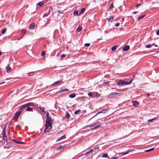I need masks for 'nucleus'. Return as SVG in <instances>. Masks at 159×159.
<instances>
[{
    "mask_svg": "<svg viewBox=\"0 0 159 159\" xmlns=\"http://www.w3.org/2000/svg\"><path fill=\"white\" fill-rule=\"evenodd\" d=\"M65 56H66V55L65 54H62V55H61V58H63V57H65Z\"/></svg>",
    "mask_w": 159,
    "mask_h": 159,
    "instance_id": "nucleus-45",
    "label": "nucleus"
},
{
    "mask_svg": "<svg viewBox=\"0 0 159 159\" xmlns=\"http://www.w3.org/2000/svg\"><path fill=\"white\" fill-rule=\"evenodd\" d=\"M3 136V139L7 143V137L6 135H2Z\"/></svg>",
    "mask_w": 159,
    "mask_h": 159,
    "instance_id": "nucleus-22",
    "label": "nucleus"
},
{
    "mask_svg": "<svg viewBox=\"0 0 159 159\" xmlns=\"http://www.w3.org/2000/svg\"><path fill=\"white\" fill-rule=\"evenodd\" d=\"M108 84V82H105V85H107Z\"/></svg>",
    "mask_w": 159,
    "mask_h": 159,
    "instance_id": "nucleus-52",
    "label": "nucleus"
},
{
    "mask_svg": "<svg viewBox=\"0 0 159 159\" xmlns=\"http://www.w3.org/2000/svg\"><path fill=\"white\" fill-rule=\"evenodd\" d=\"M63 147V146H61L57 148V149L59 150L60 149L62 148Z\"/></svg>",
    "mask_w": 159,
    "mask_h": 159,
    "instance_id": "nucleus-40",
    "label": "nucleus"
},
{
    "mask_svg": "<svg viewBox=\"0 0 159 159\" xmlns=\"http://www.w3.org/2000/svg\"><path fill=\"white\" fill-rule=\"evenodd\" d=\"M50 13V10H49V11H48V12H46V13H45L43 14V17H45L47 16Z\"/></svg>",
    "mask_w": 159,
    "mask_h": 159,
    "instance_id": "nucleus-17",
    "label": "nucleus"
},
{
    "mask_svg": "<svg viewBox=\"0 0 159 159\" xmlns=\"http://www.w3.org/2000/svg\"><path fill=\"white\" fill-rule=\"evenodd\" d=\"M114 20V17L113 16H110L108 18V21L109 22H111L113 21Z\"/></svg>",
    "mask_w": 159,
    "mask_h": 159,
    "instance_id": "nucleus-13",
    "label": "nucleus"
},
{
    "mask_svg": "<svg viewBox=\"0 0 159 159\" xmlns=\"http://www.w3.org/2000/svg\"><path fill=\"white\" fill-rule=\"evenodd\" d=\"M154 148H152L150 149V151L153 150L154 149Z\"/></svg>",
    "mask_w": 159,
    "mask_h": 159,
    "instance_id": "nucleus-53",
    "label": "nucleus"
},
{
    "mask_svg": "<svg viewBox=\"0 0 159 159\" xmlns=\"http://www.w3.org/2000/svg\"><path fill=\"white\" fill-rule=\"evenodd\" d=\"M61 80H59V81H57L54 82V83H53L52 84L53 85H56L58 84L61 83Z\"/></svg>",
    "mask_w": 159,
    "mask_h": 159,
    "instance_id": "nucleus-21",
    "label": "nucleus"
},
{
    "mask_svg": "<svg viewBox=\"0 0 159 159\" xmlns=\"http://www.w3.org/2000/svg\"><path fill=\"white\" fill-rule=\"evenodd\" d=\"M35 24L34 23H32L30 24L29 26L31 30H33L34 28Z\"/></svg>",
    "mask_w": 159,
    "mask_h": 159,
    "instance_id": "nucleus-12",
    "label": "nucleus"
},
{
    "mask_svg": "<svg viewBox=\"0 0 159 159\" xmlns=\"http://www.w3.org/2000/svg\"><path fill=\"white\" fill-rule=\"evenodd\" d=\"M157 35H159V30L157 31Z\"/></svg>",
    "mask_w": 159,
    "mask_h": 159,
    "instance_id": "nucleus-49",
    "label": "nucleus"
},
{
    "mask_svg": "<svg viewBox=\"0 0 159 159\" xmlns=\"http://www.w3.org/2000/svg\"><path fill=\"white\" fill-rule=\"evenodd\" d=\"M6 30V28H4L3 29H2V34H4L5 33Z\"/></svg>",
    "mask_w": 159,
    "mask_h": 159,
    "instance_id": "nucleus-34",
    "label": "nucleus"
},
{
    "mask_svg": "<svg viewBox=\"0 0 159 159\" xmlns=\"http://www.w3.org/2000/svg\"><path fill=\"white\" fill-rule=\"evenodd\" d=\"M132 82V80H131L129 81L128 82H125L124 81H123L122 80H120L117 83V85L118 86H122L123 85H128L130 84Z\"/></svg>",
    "mask_w": 159,
    "mask_h": 159,
    "instance_id": "nucleus-1",
    "label": "nucleus"
},
{
    "mask_svg": "<svg viewBox=\"0 0 159 159\" xmlns=\"http://www.w3.org/2000/svg\"><path fill=\"white\" fill-rule=\"evenodd\" d=\"M33 109L31 107H27L26 108V110L27 111H33Z\"/></svg>",
    "mask_w": 159,
    "mask_h": 159,
    "instance_id": "nucleus-18",
    "label": "nucleus"
},
{
    "mask_svg": "<svg viewBox=\"0 0 159 159\" xmlns=\"http://www.w3.org/2000/svg\"><path fill=\"white\" fill-rule=\"evenodd\" d=\"M65 138H66L65 135H64L62 136L61 137L59 138L56 141H57V142H58V141H60L62 139H64Z\"/></svg>",
    "mask_w": 159,
    "mask_h": 159,
    "instance_id": "nucleus-11",
    "label": "nucleus"
},
{
    "mask_svg": "<svg viewBox=\"0 0 159 159\" xmlns=\"http://www.w3.org/2000/svg\"><path fill=\"white\" fill-rule=\"evenodd\" d=\"M26 104L27 105V107H29V106L34 105V104L32 102L27 103H26Z\"/></svg>",
    "mask_w": 159,
    "mask_h": 159,
    "instance_id": "nucleus-23",
    "label": "nucleus"
},
{
    "mask_svg": "<svg viewBox=\"0 0 159 159\" xmlns=\"http://www.w3.org/2000/svg\"><path fill=\"white\" fill-rule=\"evenodd\" d=\"M57 12H59V13H60V12H61V13H62V12H61V11H57Z\"/></svg>",
    "mask_w": 159,
    "mask_h": 159,
    "instance_id": "nucleus-55",
    "label": "nucleus"
},
{
    "mask_svg": "<svg viewBox=\"0 0 159 159\" xmlns=\"http://www.w3.org/2000/svg\"><path fill=\"white\" fill-rule=\"evenodd\" d=\"M5 83V82H2V83H0V84H3V83Z\"/></svg>",
    "mask_w": 159,
    "mask_h": 159,
    "instance_id": "nucleus-57",
    "label": "nucleus"
},
{
    "mask_svg": "<svg viewBox=\"0 0 159 159\" xmlns=\"http://www.w3.org/2000/svg\"><path fill=\"white\" fill-rule=\"evenodd\" d=\"M145 16L144 15H143V16H139L138 18V20H140L142 18H143V17H144V16Z\"/></svg>",
    "mask_w": 159,
    "mask_h": 159,
    "instance_id": "nucleus-36",
    "label": "nucleus"
},
{
    "mask_svg": "<svg viewBox=\"0 0 159 159\" xmlns=\"http://www.w3.org/2000/svg\"><path fill=\"white\" fill-rule=\"evenodd\" d=\"M68 91V90L67 89H63L61 91H59L58 92L59 93H61V92H64L65 91Z\"/></svg>",
    "mask_w": 159,
    "mask_h": 159,
    "instance_id": "nucleus-32",
    "label": "nucleus"
},
{
    "mask_svg": "<svg viewBox=\"0 0 159 159\" xmlns=\"http://www.w3.org/2000/svg\"><path fill=\"white\" fill-rule=\"evenodd\" d=\"M88 94L89 96L91 97V98H93V93L92 92L88 93Z\"/></svg>",
    "mask_w": 159,
    "mask_h": 159,
    "instance_id": "nucleus-20",
    "label": "nucleus"
},
{
    "mask_svg": "<svg viewBox=\"0 0 159 159\" xmlns=\"http://www.w3.org/2000/svg\"><path fill=\"white\" fill-rule=\"evenodd\" d=\"M24 34H25V33H24L23 34V35H22L21 37V38H22V36H24Z\"/></svg>",
    "mask_w": 159,
    "mask_h": 159,
    "instance_id": "nucleus-58",
    "label": "nucleus"
},
{
    "mask_svg": "<svg viewBox=\"0 0 159 159\" xmlns=\"http://www.w3.org/2000/svg\"><path fill=\"white\" fill-rule=\"evenodd\" d=\"M45 53L44 51H43L41 53V55L42 56H43L45 55Z\"/></svg>",
    "mask_w": 159,
    "mask_h": 159,
    "instance_id": "nucleus-41",
    "label": "nucleus"
},
{
    "mask_svg": "<svg viewBox=\"0 0 159 159\" xmlns=\"http://www.w3.org/2000/svg\"><path fill=\"white\" fill-rule=\"evenodd\" d=\"M32 73H31V72L29 73L28 74V75L31 76V75H32Z\"/></svg>",
    "mask_w": 159,
    "mask_h": 159,
    "instance_id": "nucleus-50",
    "label": "nucleus"
},
{
    "mask_svg": "<svg viewBox=\"0 0 159 159\" xmlns=\"http://www.w3.org/2000/svg\"><path fill=\"white\" fill-rule=\"evenodd\" d=\"M102 157L105 158L109 157L107 154L106 153L103 154L102 155Z\"/></svg>",
    "mask_w": 159,
    "mask_h": 159,
    "instance_id": "nucleus-24",
    "label": "nucleus"
},
{
    "mask_svg": "<svg viewBox=\"0 0 159 159\" xmlns=\"http://www.w3.org/2000/svg\"><path fill=\"white\" fill-rule=\"evenodd\" d=\"M20 114L21 112L20 111H17L15 113L14 117L16 118H18L19 117L20 115Z\"/></svg>",
    "mask_w": 159,
    "mask_h": 159,
    "instance_id": "nucleus-6",
    "label": "nucleus"
},
{
    "mask_svg": "<svg viewBox=\"0 0 159 159\" xmlns=\"http://www.w3.org/2000/svg\"><path fill=\"white\" fill-rule=\"evenodd\" d=\"M150 94L149 93H148L147 94V96L148 97V96H150Z\"/></svg>",
    "mask_w": 159,
    "mask_h": 159,
    "instance_id": "nucleus-54",
    "label": "nucleus"
},
{
    "mask_svg": "<svg viewBox=\"0 0 159 159\" xmlns=\"http://www.w3.org/2000/svg\"><path fill=\"white\" fill-rule=\"evenodd\" d=\"M73 14L75 16H77L78 14V11L77 10H75L74 11Z\"/></svg>",
    "mask_w": 159,
    "mask_h": 159,
    "instance_id": "nucleus-28",
    "label": "nucleus"
},
{
    "mask_svg": "<svg viewBox=\"0 0 159 159\" xmlns=\"http://www.w3.org/2000/svg\"><path fill=\"white\" fill-rule=\"evenodd\" d=\"M133 13H134V14H136V13H137V11H134Z\"/></svg>",
    "mask_w": 159,
    "mask_h": 159,
    "instance_id": "nucleus-56",
    "label": "nucleus"
},
{
    "mask_svg": "<svg viewBox=\"0 0 159 159\" xmlns=\"http://www.w3.org/2000/svg\"><path fill=\"white\" fill-rule=\"evenodd\" d=\"M44 4V1H42L39 2L38 3L37 5L39 6L40 7H42Z\"/></svg>",
    "mask_w": 159,
    "mask_h": 159,
    "instance_id": "nucleus-9",
    "label": "nucleus"
},
{
    "mask_svg": "<svg viewBox=\"0 0 159 159\" xmlns=\"http://www.w3.org/2000/svg\"><path fill=\"white\" fill-rule=\"evenodd\" d=\"M82 30V27L81 26L78 27L76 29L77 31L78 32Z\"/></svg>",
    "mask_w": 159,
    "mask_h": 159,
    "instance_id": "nucleus-25",
    "label": "nucleus"
},
{
    "mask_svg": "<svg viewBox=\"0 0 159 159\" xmlns=\"http://www.w3.org/2000/svg\"><path fill=\"white\" fill-rule=\"evenodd\" d=\"M10 144H11V143H9V145Z\"/></svg>",
    "mask_w": 159,
    "mask_h": 159,
    "instance_id": "nucleus-61",
    "label": "nucleus"
},
{
    "mask_svg": "<svg viewBox=\"0 0 159 159\" xmlns=\"http://www.w3.org/2000/svg\"><path fill=\"white\" fill-rule=\"evenodd\" d=\"M27 107L26 104L22 105L20 108V110H22L23 109L26 108Z\"/></svg>",
    "mask_w": 159,
    "mask_h": 159,
    "instance_id": "nucleus-16",
    "label": "nucleus"
},
{
    "mask_svg": "<svg viewBox=\"0 0 159 159\" xmlns=\"http://www.w3.org/2000/svg\"><path fill=\"white\" fill-rule=\"evenodd\" d=\"M119 25H120V23H117L116 24L115 26L116 27H117V26H119Z\"/></svg>",
    "mask_w": 159,
    "mask_h": 159,
    "instance_id": "nucleus-46",
    "label": "nucleus"
},
{
    "mask_svg": "<svg viewBox=\"0 0 159 159\" xmlns=\"http://www.w3.org/2000/svg\"><path fill=\"white\" fill-rule=\"evenodd\" d=\"M39 108L41 110V111L43 112H44V113H45L46 112L44 111L45 110V108L44 107H39Z\"/></svg>",
    "mask_w": 159,
    "mask_h": 159,
    "instance_id": "nucleus-19",
    "label": "nucleus"
},
{
    "mask_svg": "<svg viewBox=\"0 0 159 159\" xmlns=\"http://www.w3.org/2000/svg\"><path fill=\"white\" fill-rule=\"evenodd\" d=\"M19 143L23 144L24 143L23 142H19Z\"/></svg>",
    "mask_w": 159,
    "mask_h": 159,
    "instance_id": "nucleus-51",
    "label": "nucleus"
},
{
    "mask_svg": "<svg viewBox=\"0 0 159 159\" xmlns=\"http://www.w3.org/2000/svg\"><path fill=\"white\" fill-rule=\"evenodd\" d=\"M98 150V148H96L93 149V150H91L87 152L86 153V154L87 156H89L90 155H92L93 154V152H95L96 151H97Z\"/></svg>",
    "mask_w": 159,
    "mask_h": 159,
    "instance_id": "nucleus-3",
    "label": "nucleus"
},
{
    "mask_svg": "<svg viewBox=\"0 0 159 159\" xmlns=\"http://www.w3.org/2000/svg\"><path fill=\"white\" fill-rule=\"evenodd\" d=\"M5 147H4V148H5Z\"/></svg>",
    "mask_w": 159,
    "mask_h": 159,
    "instance_id": "nucleus-62",
    "label": "nucleus"
},
{
    "mask_svg": "<svg viewBox=\"0 0 159 159\" xmlns=\"http://www.w3.org/2000/svg\"><path fill=\"white\" fill-rule=\"evenodd\" d=\"M100 123L97 122L94 123L93 125H91L90 127H94V128H98L100 126V125L99 124Z\"/></svg>",
    "mask_w": 159,
    "mask_h": 159,
    "instance_id": "nucleus-5",
    "label": "nucleus"
},
{
    "mask_svg": "<svg viewBox=\"0 0 159 159\" xmlns=\"http://www.w3.org/2000/svg\"><path fill=\"white\" fill-rule=\"evenodd\" d=\"M76 95V94L75 93H73L70 94V98H74Z\"/></svg>",
    "mask_w": 159,
    "mask_h": 159,
    "instance_id": "nucleus-30",
    "label": "nucleus"
},
{
    "mask_svg": "<svg viewBox=\"0 0 159 159\" xmlns=\"http://www.w3.org/2000/svg\"><path fill=\"white\" fill-rule=\"evenodd\" d=\"M52 122V120L51 118H47L46 120V123L51 124Z\"/></svg>",
    "mask_w": 159,
    "mask_h": 159,
    "instance_id": "nucleus-4",
    "label": "nucleus"
},
{
    "mask_svg": "<svg viewBox=\"0 0 159 159\" xmlns=\"http://www.w3.org/2000/svg\"><path fill=\"white\" fill-rule=\"evenodd\" d=\"M2 55V53L1 52H0V56Z\"/></svg>",
    "mask_w": 159,
    "mask_h": 159,
    "instance_id": "nucleus-59",
    "label": "nucleus"
},
{
    "mask_svg": "<svg viewBox=\"0 0 159 159\" xmlns=\"http://www.w3.org/2000/svg\"><path fill=\"white\" fill-rule=\"evenodd\" d=\"M66 116L67 118H69V117L70 116V115L69 114V113L67 111L66 112Z\"/></svg>",
    "mask_w": 159,
    "mask_h": 159,
    "instance_id": "nucleus-35",
    "label": "nucleus"
},
{
    "mask_svg": "<svg viewBox=\"0 0 159 159\" xmlns=\"http://www.w3.org/2000/svg\"><path fill=\"white\" fill-rule=\"evenodd\" d=\"M141 4H139L136 5V6L137 7H138L139 6L141 5Z\"/></svg>",
    "mask_w": 159,
    "mask_h": 159,
    "instance_id": "nucleus-47",
    "label": "nucleus"
},
{
    "mask_svg": "<svg viewBox=\"0 0 159 159\" xmlns=\"http://www.w3.org/2000/svg\"><path fill=\"white\" fill-rule=\"evenodd\" d=\"M154 44V43H153L152 44H149L148 45H146L145 46V47L147 48H150L151 47V46Z\"/></svg>",
    "mask_w": 159,
    "mask_h": 159,
    "instance_id": "nucleus-31",
    "label": "nucleus"
},
{
    "mask_svg": "<svg viewBox=\"0 0 159 159\" xmlns=\"http://www.w3.org/2000/svg\"><path fill=\"white\" fill-rule=\"evenodd\" d=\"M5 128H6V126H5L4 128H3V132H2V135H6V134H5V133H6Z\"/></svg>",
    "mask_w": 159,
    "mask_h": 159,
    "instance_id": "nucleus-26",
    "label": "nucleus"
},
{
    "mask_svg": "<svg viewBox=\"0 0 159 159\" xmlns=\"http://www.w3.org/2000/svg\"><path fill=\"white\" fill-rule=\"evenodd\" d=\"M133 105L134 107H136L139 105V102L137 101H133Z\"/></svg>",
    "mask_w": 159,
    "mask_h": 159,
    "instance_id": "nucleus-10",
    "label": "nucleus"
},
{
    "mask_svg": "<svg viewBox=\"0 0 159 159\" xmlns=\"http://www.w3.org/2000/svg\"><path fill=\"white\" fill-rule=\"evenodd\" d=\"M85 9L84 8H83L81 9L80 12H79V15H80L83 14L84 12Z\"/></svg>",
    "mask_w": 159,
    "mask_h": 159,
    "instance_id": "nucleus-14",
    "label": "nucleus"
},
{
    "mask_svg": "<svg viewBox=\"0 0 159 159\" xmlns=\"http://www.w3.org/2000/svg\"><path fill=\"white\" fill-rule=\"evenodd\" d=\"M117 48V46H114L112 47L111 49L112 51L115 50Z\"/></svg>",
    "mask_w": 159,
    "mask_h": 159,
    "instance_id": "nucleus-29",
    "label": "nucleus"
},
{
    "mask_svg": "<svg viewBox=\"0 0 159 159\" xmlns=\"http://www.w3.org/2000/svg\"><path fill=\"white\" fill-rule=\"evenodd\" d=\"M156 119V118L155 117L149 120L148 121H149V122H152V120H153Z\"/></svg>",
    "mask_w": 159,
    "mask_h": 159,
    "instance_id": "nucleus-43",
    "label": "nucleus"
},
{
    "mask_svg": "<svg viewBox=\"0 0 159 159\" xmlns=\"http://www.w3.org/2000/svg\"><path fill=\"white\" fill-rule=\"evenodd\" d=\"M129 48V47L128 45H126L123 48V50L124 51H126L128 50Z\"/></svg>",
    "mask_w": 159,
    "mask_h": 159,
    "instance_id": "nucleus-7",
    "label": "nucleus"
},
{
    "mask_svg": "<svg viewBox=\"0 0 159 159\" xmlns=\"http://www.w3.org/2000/svg\"><path fill=\"white\" fill-rule=\"evenodd\" d=\"M46 116L47 117V118H50V117H49V113L48 112H47V113H46Z\"/></svg>",
    "mask_w": 159,
    "mask_h": 159,
    "instance_id": "nucleus-44",
    "label": "nucleus"
},
{
    "mask_svg": "<svg viewBox=\"0 0 159 159\" xmlns=\"http://www.w3.org/2000/svg\"><path fill=\"white\" fill-rule=\"evenodd\" d=\"M100 95V94L98 93L97 92H95L94 93H93V98L99 97Z\"/></svg>",
    "mask_w": 159,
    "mask_h": 159,
    "instance_id": "nucleus-8",
    "label": "nucleus"
},
{
    "mask_svg": "<svg viewBox=\"0 0 159 159\" xmlns=\"http://www.w3.org/2000/svg\"><path fill=\"white\" fill-rule=\"evenodd\" d=\"M113 7H114V6L113 5V3H112L110 6L109 9H111Z\"/></svg>",
    "mask_w": 159,
    "mask_h": 159,
    "instance_id": "nucleus-38",
    "label": "nucleus"
},
{
    "mask_svg": "<svg viewBox=\"0 0 159 159\" xmlns=\"http://www.w3.org/2000/svg\"><path fill=\"white\" fill-rule=\"evenodd\" d=\"M144 151L145 152H148L150 151V149H148V150H145Z\"/></svg>",
    "mask_w": 159,
    "mask_h": 159,
    "instance_id": "nucleus-48",
    "label": "nucleus"
},
{
    "mask_svg": "<svg viewBox=\"0 0 159 159\" xmlns=\"http://www.w3.org/2000/svg\"><path fill=\"white\" fill-rule=\"evenodd\" d=\"M81 111V110H78L74 112V114H79L80 112Z\"/></svg>",
    "mask_w": 159,
    "mask_h": 159,
    "instance_id": "nucleus-33",
    "label": "nucleus"
},
{
    "mask_svg": "<svg viewBox=\"0 0 159 159\" xmlns=\"http://www.w3.org/2000/svg\"><path fill=\"white\" fill-rule=\"evenodd\" d=\"M13 141L15 143H19V142L17 140H16L13 139Z\"/></svg>",
    "mask_w": 159,
    "mask_h": 159,
    "instance_id": "nucleus-39",
    "label": "nucleus"
},
{
    "mask_svg": "<svg viewBox=\"0 0 159 159\" xmlns=\"http://www.w3.org/2000/svg\"><path fill=\"white\" fill-rule=\"evenodd\" d=\"M7 71V72H9L11 71V67H9V66H7L6 67Z\"/></svg>",
    "mask_w": 159,
    "mask_h": 159,
    "instance_id": "nucleus-15",
    "label": "nucleus"
},
{
    "mask_svg": "<svg viewBox=\"0 0 159 159\" xmlns=\"http://www.w3.org/2000/svg\"><path fill=\"white\" fill-rule=\"evenodd\" d=\"M129 152V151H128V152H121V153L123 155H125L128 154V152Z\"/></svg>",
    "mask_w": 159,
    "mask_h": 159,
    "instance_id": "nucleus-37",
    "label": "nucleus"
},
{
    "mask_svg": "<svg viewBox=\"0 0 159 159\" xmlns=\"http://www.w3.org/2000/svg\"><path fill=\"white\" fill-rule=\"evenodd\" d=\"M118 93H117L114 92V93H111L110 94V95L111 96H116V95Z\"/></svg>",
    "mask_w": 159,
    "mask_h": 159,
    "instance_id": "nucleus-27",
    "label": "nucleus"
},
{
    "mask_svg": "<svg viewBox=\"0 0 159 159\" xmlns=\"http://www.w3.org/2000/svg\"><path fill=\"white\" fill-rule=\"evenodd\" d=\"M155 46H156V47H157V45H155Z\"/></svg>",
    "mask_w": 159,
    "mask_h": 159,
    "instance_id": "nucleus-60",
    "label": "nucleus"
},
{
    "mask_svg": "<svg viewBox=\"0 0 159 159\" xmlns=\"http://www.w3.org/2000/svg\"><path fill=\"white\" fill-rule=\"evenodd\" d=\"M52 125L51 124H48L46 123L45 125V128L44 130V132L46 133L48 132L51 128Z\"/></svg>",
    "mask_w": 159,
    "mask_h": 159,
    "instance_id": "nucleus-2",
    "label": "nucleus"
},
{
    "mask_svg": "<svg viewBox=\"0 0 159 159\" xmlns=\"http://www.w3.org/2000/svg\"><path fill=\"white\" fill-rule=\"evenodd\" d=\"M84 46L86 47H89L90 46V44L89 43H85Z\"/></svg>",
    "mask_w": 159,
    "mask_h": 159,
    "instance_id": "nucleus-42",
    "label": "nucleus"
}]
</instances>
